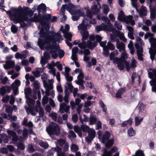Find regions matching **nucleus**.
<instances>
[{"instance_id":"39","label":"nucleus","mask_w":156,"mask_h":156,"mask_svg":"<svg viewBox=\"0 0 156 156\" xmlns=\"http://www.w3.org/2000/svg\"><path fill=\"white\" fill-rule=\"evenodd\" d=\"M66 9H67L68 10H69L71 9L70 7H69L67 5L65 4L62 5L61 9V11L62 13H64Z\"/></svg>"},{"instance_id":"54","label":"nucleus","mask_w":156,"mask_h":156,"mask_svg":"<svg viewBox=\"0 0 156 156\" xmlns=\"http://www.w3.org/2000/svg\"><path fill=\"white\" fill-rule=\"evenodd\" d=\"M66 78L68 82L69 83L71 82L73 80V77L68 75H65Z\"/></svg>"},{"instance_id":"56","label":"nucleus","mask_w":156,"mask_h":156,"mask_svg":"<svg viewBox=\"0 0 156 156\" xmlns=\"http://www.w3.org/2000/svg\"><path fill=\"white\" fill-rule=\"evenodd\" d=\"M43 55L44 58L46 60L49 59L51 58L50 54L47 52H44Z\"/></svg>"},{"instance_id":"46","label":"nucleus","mask_w":156,"mask_h":156,"mask_svg":"<svg viewBox=\"0 0 156 156\" xmlns=\"http://www.w3.org/2000/svg\"><path fill=\"white\" fill-rule=\"evenodd\" d=\"M27 51L25 50L22 52L20 54V59H25L27 58V55L26 54Z\"/></svg>"},{"instance_id":"6","label":"nucleus","mask_w":156,"mask_h":156,"mask_svg":"<svg viewBox=\"0 0 156 156\" xmlns=\"http://www.w3.org/2000/svg\"><path fill=\"white\" fill-rule=\"evenodd\" d=\"M127 54L124 51L122 53L121 56L120 58L116 57V61H118V69L121 70H123L124 69V62L127 63V61L126 60L127 58Z\"/></svg>"},{"instance_id":"42","label":"nucleus","mask_w":156,"mask_h":156,"mask_svg":"<svg viewBox=\"0 0 156 156\" xmlns=\"http://www.w3.org/2000/svg\"><path fill=\"white\" fill-rule=\"evenodd\" d=\"M74 131L77 133L80 136H81V131L80 129H79L78 126H75L74 127Z\"/></svg>"},{"instance_id":"26","label":"nucleus","mask_w":156,"mask_h":156,"mask_svg":"<svg viewBox=\"0 0 156 156\" xmlns=\"http://www.w3.org/2000/svg\"><path fill=\"white\" fill-rule=\"evenodd\" d=\"M5 112L9 114L8 115L9 117V118H10L11 115H12V109L11 106L10 105L7 106L5 108Z\"/></svg>"},{"instance_id":"21","label":"nucleus","mask_w":156,"mask_h":156,"mask_svg":"<svg viewBox=\"0 0 156 156\" xmlns=\"http://www.w3.org/2000/svg\"><path fill=\"white\" fill-rule=\"evenodd\" d=\"M90 129L88 126L84 125L83 124H82L81 126V131H82L84 133H87Z\"/></svg>"},{"instance_id":"35","label":"nucleus","mask_w":156,"mask_h":156,"mask_svg":"<svg viewBox=\"0 0 156 156\" xmlns=\"http://www.w3.org/2000/svg\"><path fill=\"white\" fill-rule=\"evenodd\" d=\"M39 144L41 147H43L45 149L48 148L49 146L47 142H44L43 141L40 142L39 143Z\"/></svg>"},{"instance_id":"14","label":"nucleus","mask_w":156,"mask_h":156,"mask_svg":"<svg viewBox=\"0 0 156 156\" xmlns=\"http://www.w3.org/2000/svg\"><path fill=\"white\" fill-rule=\"evenodd\" d=\"M126 19L127 17H126L124 12L122 10L121 11L118 16V20L120 21L126 22Z\"/></svg>"},{"instance_id":"49","label":"nucleus","mask_w":156,"mask_h":156,"mask_svg":"<svg viewBox=\"0 0 156 156\" xmlns=\"http://www.w3.org/2000/svg\"><path fill=\"white\" fill-rule=\"evenodd\" d=\"M55 66H56L58 68L59 71H61L62 70V66L58 61H57L55 63Z\"/></svg>"},{"instance_id":"61","label":"nucleus","mask_w":156,"mask_h":156,"mask_svg":"<svg viewBox=\"0 0 156 156\" xmlns=\"http://www.w3.org/2000/svg\"><path fill=\"white\" fill-rule=\"evenodd\" d=\"M17 147L19 149L23 150L24 149L25 147L24 145L21 142H19L17 145Z\"/></svg>"},{"instance_id":"53","label":"nucleus","mask_w":156,"mask_h":156,"mask_svg":"<svg viewBox=\"0 0 156 156\" xmlns=\"http://www.w3.org/2000/svg\"><path fill=\"white\" fill-rule=\"evenodd\" d=\"M63 39L62 36L57 37L56 38H52V42L53 43H56V41L59 42L61 40H63Z\"/></svg>"},{"instance_id":"48","label":"nucleus","mask_w":156,"mask_h":156,"mask_svg":"<svg viewBox=\"0 0 156 156\" xmlns=\"http://www.w3.org/2000/svg\"><path fill=\"white\" fill-rule=\"evenodd\" d=\"M115 27L119 30H122V27L121 23L117 21H115Z\"/></svg>"},{"instance_id":"27","label":"nucleus","mask_w":156,"mask_h":156,"mask_svg":"<svg viewBox=\"0 0 156 156\" xmlns=\"http://www.w3.org/2000/svg\"><path fill=\"white\" fill-rule=\"evenodd\" d=\"M82 35V37L81 39L82 41H85L87 39L89 36L88 31H84L81 33Z\"/></svg>"},{"instance_id":"28","label":"nucleus","mask_w":156,"mask_h":156,"mask_svg":"<svg viewBox=\"0 0 156 156\" xmlns=\"http://www.w3.org/2000/svg\"><path fill=\"white\" fill-rule=\"evenodd\" d=\"M105 48H107L108 50H113L115 49V46L110 41L108 42L107 45L105 46Z\"/></svg>"},{"instance_id":"13","label":"nucleus","mask_w":156,"mask_h":156,"mask_svg":"<svg viewBox=\"0 0 156 156\" xmlns=\"http://www.w3.org/2000/svg\"><path fill=\"white\" fill-rule=\"evenodd\" d=\"M37 9L38 12L43 13H44L47 11L46 5L44 4L43 3L39 5Z\"/></svg>"},{"instance_id":"44","label":"nucleus","mask_w":156,"mask_h":156,"mask_svg":"<svg viewBox=\"0 0 156 156\" xmlns=\"http://www.w3.org/2000/svg\"><path fill=\"white\" fill-rule=\"evenodd\" d=\"M47 88L46 90L45 91V95L48 96L50 95V90L53 88V86L48 84H47Z\"/></svg>"},{"instance_id":"38","label":"nucleus","mask_w":156,"mask_h":156,"mask_svg":"<svg viewBox=\"0 0 156 156\" xmlns=\"http://www.w3.org/2000/svg\"><path fill=\"white\" fill-rule=\"evenodd\" d=\"M40 37L42 38L46 37V36L48 34L47 32L44 31V29L42 27L41 28L40 30Z\"/></svg>"},{"instance_id":"63","label":"nucleus","mask_w":156,"mask_h":156,"mask_svg":"<svg viewBox=\"0 0 156 156\" xmlns=\"http://www.w3.org/2000/svg\"><path fill=\"white\" fill-rule=\"evenodd\" d=\"M103 49L104 51L103 54L105 56L107 57L109 55V50L107 48H104Z\"/></svg>"},{"instance_id":"17","label":"nucleus","mask_w":156,"mask_h":156,"mask_svg":"<svg viewBox=\"0 0 156 156\" xmlns=\"http://www.w3.org/2000/svg\"><path fill=\"white\" fill-rule=\"evenodd\" d=\"M115 51L111 52L109 54L110 59L111 60L113 61V62L115 64H117L118 67V61H116V58L117 57H115Z\"/></svg>"},{"instance_id":"29","label":"nucleus","mask_w":156,"mask_h":156,"mask_svg":"<svg viewBox=\"0 0 156 156\" xmlns=\"http://www.w3.org/2000/svg\"><path fill=\"white\" fill-rule=\"evenodd\" d=\"M150 70H152L153 73L151 72L148 73L149 77L151 79H154L153 76H154V78H156V69H154L152 70L151 69H150Z\"/></svg>"},{"instance_id":"16","label":"nucleus","mask_w":156,"mask_h":156,"mask_svg":"<svg viewBox=\"0 0 156 156\" xmlns=\"http://www.w3.org/2000/svg\"><path fill=\"white\" fill-rule=\"evenodd\" d=\"M7 133L10 136H11L12 137V140L16 141L17 140L18 136L16 135V133L15 132L11 130H9L7 131Z\"/></svg>"},{"instance_id":"25","label":"nucleus","mask_w":156,"mask_h":156,"mask_svg":"<svg viewBox=\"0 0 156 156\" xmlns=\"http://www.w3.org/2000/svg\"><path fill=\"white\" fill-rule=\"evenodd\" d=\"M91 9L94 14H97L100 11V9L98 8L96 5H93L91 7Z\"/></svg>"},{"instance_id":"37","label":"nucleus","mask_w":156,"mask_h":156,"mask_svg":"<svg viewBox=\"0 0 156 156\" xmlns=\"http://www.w3.org/2000/svg\"><path fill=\"white\" fill-rule=\"evenodd\" d=\"M99 104L100 106L102 108L103 111L106 112L107 111V108L106 106L105 105L103 101L101 100H100Z\"/></svg>"},{"instance_id":"64","label":"nucleus","mask_w":156,"mask_h":156,"mask_svg":"<svg viewBox=\"0 0 156 156\" xmlns=\"http://www.w3.org/2000/svg\"><path fill=\"white\" fill-rule=\"evenodd\" d=\"M149 41L151 44H156V38L153 37H151L149 39Z\"/></svg>"},{"instance_id":"52","label":"nucleus","mask_w":156,"mask_h":156,"mask_svg":"<svg viewBox=\"0 0 156 156\" xmlns=\"http://www.w3.org/2000/svg\"><path fill=\"white\" fill-rule=\"evenodd\" d=\"M39 113L40 117L41 118H43L44 117V109L42 108H40Z\"/></svg>"},{"instance_id":"5","label":"nucleus","mask_w":156,"mask_h":156,"mask_svg":"<svg viewBox=\"0 0 156 156\" xmlns=\"http://www.w3.org/2000/svg\"><path fill=\"white\" fill-rule=\"evenodd\" d=\"M46 131L50 136L55 135L57 136L59 135L60 133L58 125L54 122L49 124L48 126L46 128Z\"/></svg>"},{"instance_id":"24","label":"nucleus","mask_w":156,"mask_h":156,"mask_svg":"<svg viewBox=\"0 0 156 156\" xmlns=\"http://www.w3.org/2000/svg\"><path fill=\"white\" fill-rule=\"evenodd\" d=\"M156 16V9H150V18L153 20L155 19Z\"/></svg>"},{"instance_id":"33","label":"nucleus","mask_w":156,"mask_h":156,"mask_svg":"<svg viewBox=\"0 0 156 156\" xmlns=\"http://www.w3.org/2000/svg\"><path fill=\"white\" fill-rule=\"evenodd\" d=\"M103 12L105 14H107L109 10V8L108 5L104 4L103 5Z\"/></svg>"},{"instance_id":"9","label":"nucleus","mask_w":156,"mask_h":156,"mask_svg":"<svg viewBox=\"0 0 156 156\" xmlns=\"http://www.w3.org/2000/svg\"><path fill=\"white\" fill-rule=\"evenodd\" d=\"M70 108L69 105H67L65 103L63 102L60 104L59 111L62 113L65 112L67 113L69 111Z\"/></svg>"},{"instance_id":"2","label":"nucleus","mask_w":156,"mask_h":156,"mask_svg":"<svg viewBox=\"0 0 156 156\" xmlns=\"http://www.w3.org/2000/svg\"><path fill=\"white\" fill-rule=\"evenodd\" d=\"M12 12H15L16 14H19L24 18L25 20H28V16L30 17L32 16L34 14V12L30 9L28 7L23 6V7L20 6L18 8H11Z\"/></svg>"},{"instance_id":"57","label":"nucleus","mask_w":156,"mask_h":156,"mask_svg":"<svg viewBox=\"0 0 156 156\" xmlns=\"http://www.w3.org/2000/svg\"><path fill=\"white\" fill-rule=\"evenodd\" d=\"M87 16L88 17L91 19L93 16V13L89 9H87L86 11Z\"/></svg>"},{"instance_id":"55","label":"nucleus","mask_w":156,"mask_h":156,"mask_svg":"<svg viewBox=\"0 0 156 156\" xmlns=\"http://www.w3.org/2000/svg\"><path fill=\"white\" fill-rule=\"evenodd\" d=\"M104 153L105 155L102 156H111L112 153L110 151H108L106 149H104Z\"/></svg>"},{"instance_id":"43","label":"nucleus","mask_w":156,"mask_h":156,"mask_svg":"<svg viewBox=\"0 0 156 156\" xmlns=\"http://www.w3.org/2000/svg\"><path fill=\"white\" fill-rule=\"evenodd\" d=\"M79 28H80V30H82L83 31V32L84 31H87L86 30L87 29V25L84 24H80L79 26Z\"/></svg>"},{"instance_id":"12","label":"nucleus","mask_w":156,"mask_h":156,"mask_svg":"<svg viewBox=\"0 0 156 156\" xmlns=\"http://www.w3.org/2000/svg\"><path fill=\"white\" fill-rule=\"evenodd\" d=\"M117 48L119 50V52H121L122 51H125V45L122 42H120L119 41L116 43Z\"/></svg>"},{"instance_id":"36","label":"nucleus","mask_w":156,"mask_h":156,"mask_svg":"<svg viewBox=\"0 0 156 156\" xmlns=\"http://www.w3.org/2000/svg\"><path fill=\"white\" fill-rule=\"evenodd\" d=\"M151 47L152 49H150L149 53L150 55H151L154 51H156V44H151Z\"/></svg>"},{"instance_id":"59","label":"nucleus","mask_w":156,"mask_h":156,"mask_svg":"<svg viewBox=\"0 0 156 156\" xmlns=\"http://www.w3.org/2000/svg\"><path fill=\"white\" fill-rule=\"evenodd\" d=\"M49 116L51 117L54 121H56L57 119V114L56 113H51L50 115Z\"/></svg>"},{"instance_id":"60","label":"nucleus","mask_w":156,"mask_h":156,"mask_svg":"<svg viewBox=\"0 0 156 156\" xmlns=\"http://www.w3.org/2000/svg\"><path fill=\"white\" fill-rule=\"evenodd\" d=\"M136 154L137 156H144L143 152L141 150H138L136 152Z\"/></svg>"},{"instance_id":"40","label":"nucleus","mask_w":156,"mask_h":156,"mask_svg":"<svg viewBox=\"0 0 156 156\" xmlns=\"http://www.w3.org/2000/svg\"><path fill=\"white\" fill-rule=\"evenodd\" d=\"M97 119L95 117L92 116H90L89 118V122L90 125H93L97 121Z\"/></svg>"},{"instance_id":"58","label":"nucleus","mask_w":156,"mask_h":156,"mask_svg":"<svg viewBox=\"0 0 156 156\" xmlns=\"http://www.w3.org/2000/svg\"><path fill=\"white\" fill-rule=\"evenodd\" d=\"M55 152L53 148H51L47 152V156H53Z\"/></svg>"},{"instance_id":"47","label":"nucleus","mask_w":156,"mask_h":156,"mask_svg":"<svg viewBox=\"0 0 156 156\" xmlns=\"http://www.w3.org/2000/svg\"><path fill=\"white\" fill-rule=\"evenodd\" d=\"M6 93V89L4 86L0 88V94L1 96H4Z\"/></svg>"},{"instance_id":"1","label":"nucleus","mask_w":156,"mask_h":156,"mask_svg":"<svg viewBox=\"0 0 156 156\" xmlns=\"http://www.w3.org/2000/svg\"><path fill=\"white\" fill-rule=\"evenodd\" d=\"M46 49L49 51V53L51 54V57L54 59H56L58 55L60 58H62L65 55L64 51L60 49L59 46L48 43L46 46Z\"/></svg>"},{"instance_id":"41","label":"nucleus","mask_w":156,"mask_h":156,"mask_svg":"<svg viewBox=\"0 0 156 156\" xmlns=\"http://www.w3.org/2000/svg\"><path fill=\"white\" fill-rule=\"evenodd\" d=\"M11 30L13 33L15 34L17 32L18 29L15 25L12 24L11 27Z\"/></svg>"},{"instance_id":"34","label":"nucleus","mask_w":156,"mask_h":156,"mask_svg":"<svg viewBox=\"0 0 156 156\" xmlns=\"http://www.w3.org/2000/svg\"><path fill=\"white\" fill-rule=\"evenodd\" d=\"M128 134L130 136H132L135 135L136 133L133 128L131 127L128 130Z\"/></svg>"},{"instance_id":"31","label":"nucleus","mask_w":156,"mask_h":156,"mask_svg":"<svg viewBox=\"0 0 156 156\" xmlns=\"http://www.w3.org/2000/svg\"><path fill=\"white\" fill-rule=\"evenodd\" d=\"M26 98L28 101V104L30 107L31 105H33L35 103V101L32 98L26 96Z\"/></svg>"},{"instance_id":"22","label":"nucleus","mask_w":156,"mask_h":156,"mask_svg":"<svg viewBox=\"0 0 156 156\" xmlns=\"http://www.w3.org/2000/svg\"><path fill=\"white\" fill-rule=\"evenodd\" d=\"M6 63L7 66V68H6L7 69H9L14 67L15 63L14 61L10 60L7 62Z\"/></svg>"},{"instance_id":"23","label":"nucleus","mask_w":156,"mask_h":156,"mask_svg":"<svg viewBox=\"0 0 156 156\" xmlns=\"http://www.w3.org/2000/svg\"><path fill=\"white\" fill-rule=\"evenodd\" d=\"M51 16L50 14H48L47 15H44L42 16V18L43 20L47 22V24L48 23V20L51 19Z\"/></svg>"},{"instance_id":"7","label":"nucleus","mask_w":156,"mask_h":156,"mask_svg":"<svg viewBox=\"0 0 156 156\" xmlns=\"http://www.w3.org/2000/svg\"><path fill=\"white\" fill-rule=\"evenodd\" d=\"M88 136L86 138V141L90 143L91 142L95 136L96 132L94 129H91L87 132Z\"/></svg>"},{"instance_id":"3","label":"nucleus","mask_w":156,"mask_h":156,"mask_svg":"<svg viewBox=\"0 0 156 156\" xmlns=\"http://www.w3.org/2000/svg\"><path fill=\"white\" fill-rule=\"evenodd\" d=\"M6 13L13 20L17 21V23H20V26L23 28H24L27 26V24L24 22L27 20H25L24 18L19 14L15 13V12H12L10 10L6 11Z\"/></svg>"},{"instance_id":"10","label":"nucleus","mask_w":156,"mask_h":156,"mask_svg":"<svg viewBox=\"0 0 156 156\" xmlns=\"http://www.w3.org/2000/svg\"><path fill=\"white\" fill-rule=\"evenodd\" d=\"M48 41L49 40L46 37L44 38V40L39 39L38 42V44L40 48L41 49H42L44 48L46 44L48 43Z\"/></svg>"},{"instance_id":"18","label":"nucleus","mask_w":156,"mask_h":156,"mask_svg":"<svg viewBox=\"0 0 156 156\" xmlns=\"http://www.w3.org/2000/svg\"><path fill=\"white\" fill-rule=\"evenodd\" d=\"M98 44V42L96 41H94L92 42L90 40H88V48L93 49L94 48L96 47Z\"/></svg>"},{"instance_id":"11","label":"nucleus","mask_w":156,"mask_h":156,"mask_svg":"<svg viewBox=\"0 0 156 156\" xmlns=\"http://www.w3.org/2000/svg\"><path fill=\"white\" fill-rule=\"evenodd\" d=\"M105 23L108 24V25H105L104 26V28L108 31H112L113 29L112 25L111 23L110 20L108 18V19L105 21Z\"/></svg>"},{"instance_id":"51","label":"nucleus","mask_w":156,"mask_h":156,"mask_svg":"<svg viewBox=\"0 0 156 156\" xmlns=\"http://www.w3.org/2000/svg\"><path fill=\"white\" fill-rule=\"evenodd\" d=\"M42 104H47L48 101V98L47 95H45L42 98Z\"/></svg>"},{"instance_id":"30","label":"nucleus","mask_w":156,"mask_h":156,"mask_svg":"<svg viewBox=\"0 0 156 156\" xmlns=\"http://www.w3.org/2000/svg\"><path fill=\"white\" fill-rule=\"evenodd\" d=\"M63 36L67 40L70 41H72V35L70 33L67 32L64 34Z\"/></svg>"},{"instance_id":"8","label":"nucleus","mask_w":156,"mask_h":156,"mask_svg":"<svg viewBox=\"0 0 156 156\" xmlns=\"http://www.w3.org/2000/svg\"><path fill=\"white\" fill-rule=\"evenodd\" d=\"M40 13V12H38V15L35 16V15H34V17L35 20V22H40L41 25L43 26L44 25H47V22L43 20L42 18V16Z\"/></svg>"},{"instance_id":"4","label":"nucleus","mask_w":156,"mask_h":156,"mask_svg":"<svg viewBox=\"0 0 156 156\" xmlns=\"http://www.w3.org/2000/svg\"><path fill=\"white\" fill-rule=\"evenodd\" d=\"M110 133L107 131L103 133L101 137V143L104 144L105 147L110 148L114 144V140L113 138L110 139Z\"/></svg>"},{"instance_id":"20","label":"nucleus","mask_w":156,"mask_h":156,"mask_svg":"<svg viewBox=\"0 0 156 156\" xmlns=\"http://www.w3.org/2000/svg\"><path fill=\"white\" fill-rule=\"evenodd\" d=\"M133 16H127V20L126 21V23H129L131 25L133 26L135 24L134 20H133Z\"/></svg>"},{"instance_id":"50","label":"nucleus","mask_w":156,"mask_h":156,"mask_svg":"<svg viewBox=\"0 0 156 156\" xmlns=\"http://www.w3.org/2000/svg\"><path fill=\"white\" fill-rule=\"evenodd\" d=\"M71 149L72 152H76L78 150L79 148L77 145L74 144L71 147Z\"/></svg>"},{"instance_id":"45","label":"nucleus","mask_w":156,"mask_h":156,"mask_svg":"<svg viewBox=\"0 0 156 156\" xmlns=\"http://www.w3.org/2000/svg\"><path fill=\"white\" fill-rule=\"evenodd\" d=\"M143 118H141L140 119H139L138 117H136L135 118V125L136 126H138L140 124L141 122L143 120Z\"/></svg>"},{"instance_id":"62","label":"nucleus","mask_w":156,"mask_h":156,"mask_svg":"<svg viewBox=\"0 0 156 156\" xmlns=\"http://www.w3.org/2000/svg\"><path fill=\"white\" fill-rule=\"evenodd\" d=\"M40 71L37 70L35 72L34 71L32 72L33 74L36 77H39L40 76Z\"/></svg>"},{"instance_id":"15","label":"nucleus","mask_w":156,"mask_h":156,"mask_svg":"<svg viewBox=\"0 0 156 156\" xmlns=\"http://www.w3.org/2000/svg\"><path fill=\"white\" fill-rule=\"evenodd\" d=\"M65 95L64 98V100L66 103H68L69 102V92L68 90V87L65 86Z\"/></svg>"},{"instance_id":"19","label":"nucleus","mask_w":156,"mask_h":156,"mask_svg":"<svg viewBox=\"0 0 156 156\" xmlns=\"http://www.w3.org/2000/svg\"><path fill=\"white\" fill-rule=\"evenodd\" d=\"M78 47L81 49H85L88 47V41L87 42L85 41H82L81 42L78 44Z\"/></svg>"},{"instance_id":"32","label":"nucleus","mask_w":156,"mask_h":156,"mask_svg":"<svg viewBox=\"0 0 156 156\" xmlns=\"http://www.w3.org/2000/svg\"><path fill=\"white\" fill-rule=\"evenodd\" d=\"M11 88L13 91L14 94L16 95L18 94V87L17 86H15L14 84H12L11 85Z\"/></svg>"}]
</instances>
